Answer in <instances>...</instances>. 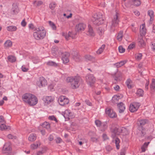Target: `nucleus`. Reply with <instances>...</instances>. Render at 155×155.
Listing matches in <instances>:
<instances>
[{
	"label": "nucleus",
	"instance_id": "f257e3e1",
	"mask_svg": "<svg viewBox=\"0 0 155 155\" xmlns=\"http://www.w3.org/2000/svg\"><path fill=\"white\" fill-rule=\"evenodd\" d=\"M81 79L80 77L76 76L74 77H68L67 78L66 81L67 82L70 83L71 87L72 88L74 89L79 87V82Z\"/></svg>",
	"mask_w": 155,
	"mask_h": 155
},
{
	"label": "nucleus",
	"instance_id": "f03ea898",
	"mask_svg": "<svg viewBox=\"0 0 155 155\" xmlns=\"http://www.w3.org/2000/svg\"><path fill=\"white\" fill-rule=\"evenodd\" d=\"M33 36L36 40L43 39L45 36L46 31L42 28H36L34 30Z\"/></svg>",
	"mask_w": 155,
	"mask_h": 155
},
{
	"label": "nucleus",
	"instance_id": "7ed1b4c3",
	"mask_svg": "<svg viewBox=\"0 0 155 155\" xmlns=\"http://www.w3.org/2000/svg\"><path fill=\"white\" fill-rule=\"evenodd\" d=\"M103 16V14L100 12L94 15L92 19L93 24L95 25H99L103 24L104 21Z\"/></svg>",
	"mask_w": 155,
	"mask_h": 155
},
{
	"label": "nucleus",
	"instance_id": "20e7f679",
	"mask_svg": "<svg viewBox=\"0 0 155 155\" xmlns=\"http://www.w3.org/2000/svg\"><path fill=\"white\" fill-rule=\"evenodd\" d=\"M86 81L90 86H92L95 83V79L92 74H89L86 77Z\"/></svg>",
	"mask_w": 155,
	"mask_h": 155
},
{
	"label": "nucleus",
	"instance_id": "39448f33",
	"mask_svg": "<svg viewBox=\"0 0 155 155\" xmlns=\"http://www.w3.org/2000/svg\"><path fill=\"white\" fill-rule=\"evenodd\" d=\"M47 84L46 80L43 77L40 78L39 80L37 82V85L40 88L45 87Z\"/></svg>",
	"mask_w": 155,
	"mask_h": 155
},
{
	"label": "nucleus",
	"instance_id": "423d86ee",
	"mask_svg": "<svg viewBox=\"0 0 155 155\" xmlns=\"http://www.w3.org/2000/svg\"><path fill=\"white\" fill-rule=\"evenodd\" d=\"M58 102L60 105L64 106L68 104L69 103V100L65 96H61L59 97Z\"/></svg>",
	"mask_w": 155,
	"mask_h": 155
},
{
	"label": "nucleus",
	"instance_id": "0eeeda50",
	"mask_svg": "<svg viewBox=\"0 0 155 155\" xmlns=\"http://www.w3.org/2000/svg\"><path fill=\"white\" fill-rule=\"evenodd\" d=\"M119 15V14L117 12H116L115 15L114 16L113 19L112 21L111 27H115L118 25L119 21L118 19Z\"/></svg>",
	"mask_w": 155,
	"mask_h": 155
},
{
	"label": "nucleus",
	"instance_id": "6e6552de",
	"mask_svg": "<svg viewBox=\"0 0 155 155\" xmlns=\"http://www.w3.org/2000/svg\"><path fill=\"white\" fill-rule=\"evenodd\" d=\"M64 116L66 119L68 120H70L74 117L73 114L68 110H67L65 111Z\"/></svg>",
	"mask_w": 155,
	"mask_h": 155
},
{
	"label": "nucleus",
	"instance_id": "1a4fd4ad",
	"mask_svg": "<svg viewBox=\"0 0 155 155\" xmlns=\"http://www.w3.org/2000/svg\"><path fill=\"white\" fill-rule=\"evenodd\" d=\"M33 95L31 94L26 93L24 94L22 97L23 101L28 104L30 98L33 96Z\"/></svg>",
	"mask_w": 155,
	"mask_h": 155
},
{
	"label": "nucleus",
	"instance_id": "9d476101",
	"mask_svg": "<svg viewBox=\"0 0 155 155\" xmlns=\"http://www.w3.org/2000/svg\"><path fill=\"white\" fill-rule=\"evenodd\" d=\"M11 144L10 143H5L2 149V152L3 153H5L8 152L11 150Z\"/></svg>",
	"mask_w": 155,
	"mask_h": 155
},
{
	"label": "nucleus",
	"instance_id": "9b49d317",
	"mask_svg": "<svg viewBox=\"0 0 155 155\" xmlns=\"http://www.w3.org/2000/svg\"><path fill=\"white\" fill-rule=\"evenodd\" d=\"M140 105L139 103L137 104L134 103L130 105L129 107V110L131 112L136 111L139 108Z\"/></svg>",
	"mask_w": 155,
	"mask_h": 155
},
{
	"label": "nucleus",
	"instance_id": "f8f14e48",
	"mask_svg": "<svg viewBox=\"0 0 155 155\" xmlns=\"http://www.w3.org/2000/svg\"><path fill=\"white\" fill-rule=\"evenodd\" d=\"M38 101V100L36 97L34 95L30 98L28 104L31 106H34L36 104Z\"/></svg>",
	"mask_w": 155,
	"mask_h": 155
},
{
	"label": "nucleus",
	"instance_id": "ddd939ff",
	"mask_svg": "<svg viewBox=\"0 0 155 155\" xmlns=\"http://www.w3.org/2000/svg\"><path fill=\"white\" fill-rule=\"evenodd\" d=\"M54 98L51 96H46L43 97V100L45 103L50 104L53 102Z\"/></svg>",
	"mask_w": 155,
	"mask_h": 155
},
{
	"label": "nucleus",
	"instance_id": "4468645a",
	"mask_svg": "<svg viewBox=\"0 0 155 155\" xmlns=\"http://www.w3.org/2000/svg\"><path fill=\"white\" fill-rule=\"evenodd\" d=\"M123 131H126V129L125 128L122 129L121 128H114L113 131V133L115 135H119L120 133H123Z\"/></svg>",
	"mask_w": 155,
	"mask_h": 155
},
{
	"label": "nucleus",
	"instance_id": "2eb2a0df",
	"mask_svg": "<svg viewBox=\"0 0 155 155\" xmlns=\"http://www.w3.org/2000/svg\"><path fill=\"white\" fill-rule=\"evenodd\" d=\"M62 54V60L63 61V63L64 64H66L69 62V53L67 52H65Z\"/></svg>",
	"mask_w": 155,
	"mask_h": 155
},
{
	"label": "nucleus",
	"instance_id": "dca6fc26",
	"mask_svg": "<svg viewBox=\"0 0 155 155\" xmlns=\"http://www.w3.org/2000/svg\"><path fill=\"white\" fill-rule=\"evenodd\" d=\"M106 113L108 114L109 116L112 118L116 117L117 114L112 109H110L106 110Z\"/></svg>",
	"mask_w": 155,
	"mask_h": 155
},
{
	"label": "nucleus",
	"instance_id": "f3484780",
	"mask_svg": "<svg viewBox=\"0 0 155 155\" xmlns=\"http://www.w3.org/2000/svg\"><path fill=\"white\" fill-rule=\"evenodd\" d=\"M52 52L53 55L56 57L60 56L62 54V52L56 48H54L52 49Z\"/></svg>",
	"mask_w": 155,
	"mask_h": 155
},
{
	"label": "nucleus",
	"instance_id": "a211bd4d",
	"mask_svg": "<svg viewBox=\"0 0 155 155\" xmlns=\"http://www.w3.org/2000/svg\"><path fill=\"white\" fill-rule=\"evenodd\" d=\"M19 11L18 6L16 3H14L12 5L11 13L12 14L18 13Z\"/></svg>",
	"mask_w": 155,
	"mask_h": 155
},
{
	"label": "nucleus",
	"instance_id": "6ab92c4d",
	"mask_svg": "<svg viewBox=\"0 0 155 155\" xmlns=\"http://www.w3.org/2000/svg\"><path fill=\"white\" fill-rule=\"evenodd\" d=\"M86 27L85 24L83 23H80L76 27V29L78 31H83Z\"/></svg>",
	"mask_w": 155,
	"mask_h": 155
},
{
	"label": "nucleus",
	"instance_id": "aec40b11",
	"mask_svg": "<svg viewBox=\"0 0 155 155\" xmlns=\"http://www.w3.org/2000/svg\"><path fill=\"white\" fill-rule=\"evenodd\" d=\"M88 35L91 36H94L95 34L91 26L90 25H88Z\"/></svg>",
	"mask_w": 155,
	"mask_h": 155
},
{
	"label": "nucleus",
	"instance_id": "412c9836",
	"mask_svg": "<svg viewBox=\"0 0 155 155\" xmlns=\"http://www.w3.org/2000/svg\"><path fill=\"white\" fill-rule=\"evenodd\" d=\"M119 109V112L120 113L123 112L125 109L124 104L122 102H120L117 104Z\"/></svg>",
	"mask_w": 155,
	"mask_h": 155
},
{
	"label": "nucleus",
	"instance_id": "4be33fe9",
	"mask_svg": "<svg viewBox=\"0 0 155 155\" xmlns=\"http://www.w3.org/2000/svg\"><path fill=\"white\" fill-rule=\"evenodd\" d=\"M122 76V73L120 72H118L114 77V80L116 82L120 81L121 80V77Z\"/></svg>",
	"mask_w": 155,
	"mask_h": 155
},
{
	"label": "nucleus",
	"instance_id": "5701e85b",
	"mask_svg": "<svg viewBox=\"0 0 155 155\" xmlns=\"http://www.w3.org/2000/svg\"><path fill=\"white\" fill-rule=\"evenodd\" d=\"M11 129L10 127L9 126H6L4 123L0 125V129L1 130H10Z\"/></svg>",
	"mask_w": 155,
	"mask_h": 155
},
{
	"label": "nucleus",
	"instance_id": "b1692460",
	"mask_svg": "<svg viewBox=\"0 0 155 155\" xmlns=\"http://www.w3.org/2000/svg\"><path fill=\"white\" fill-rule=\"evenodd\" d=\"M36 138V135L34 134H31L29 136L28 139L29 141H33L35 140Z\"/></svg>",
	"mask_w": 155,
	"mask_h": 155
},
{
	"label": "nucleus",
	"instance_id": "393cba45",
	"mask_svg": "<svg viewBox=\"0 0 155 155\" xmlns=\"http://www.w3.org/2000/svg\"><path fill=\"white\" fill-rule=\"evenodd\" d=\"M104 29L103 28L100 27L97 29V34L100 36H102L104 34Z\"/></svg>",
	"mask_w": 155,
	"mask_h": 155
},
{
	"label": "nucleus",
	"instance_id": "a878e982",
	"mask_svg": "<svg viewBox=\"0 0 155 155\" xmlns=\"http://www.w3.org/2000/svg\"><path fill=\"white\" fill-rule=\"evenodd\" d=\"M127 61L124 60L114 64V65L117 68H119L127 62Z\"/></svg>",
	"mask_w": 155,
	"mask_h": 155
},
{
	"label": "nucleus",
	"instance_id": "bb28decb",
	"mask_svg": "<svg viewBox=\"0 0 155 155\" xmlns=\"http://www.w3.org/2000/svg\"><path fill=\"white\" fill-rule=\"evenodd\" d=\"M140 33L143 35H144L146 34L145 24H143L140 26Z\"/></svg>",
	"mask_w": 155,
	"mask_h": 155
},
{
	"label": "nucleus",
	"instance_id": "cd10ccee",
	"mask_svg": "<svg viewBox=\"0 0 155 155\" xmlns=\"http://www.w3.org/2000/svg\"><path fill=\"white\" fill-rule=\"evenodd\" d=\"M5 48H8L11 47L12 45V42L10 40H7L4 44Z\"/></svg>",
	"mask_w": 155,
	"mask_h": 155
},
{
	"label": "nucleus",
	"instance_id": "c85d7f7f",
	"mask_svg": "<svg viewBox=\"0 0 155 155\" xmlns=\"http://www.w3.org/2000/svg\"><path fill=\"white\" fill-rule=\"evenodd\" d=\"M17 29L16 27L15 26H10L7 27V30L10 31H15Z\"/></svg>",
	"mask_w": 155,
	"mask_h": 155
},
{
	"label": "nucleus",
	"instance_id": "c756f323",
	"mask_svg": "<svg viewBox=\"0 0 155 155\" xmlns=\"http://www.w3.org/2000/svg\"><path fill=\"white\" fill-rule=\"evenodd\" d=\"M113 141H114L116 144V146L117 148L119 149L120 148V145L119 144L120 143V140L118 138H114V139Z\"/></svg>",
	"mask_w": 155,
	"mask_h": 155
},
{
	"label": "nucleus",
	"instance_id": "7c9ffc66",
	"mask_svg": "<svg viewBox=\"0 0 155 155\" xmlns=\"http://www.w3.org/2000/svg\"><path fill=\"white\" fill-rule=\"evenodd\" d=\"M73 58V59L76 61H79L80 60V56L78 55L77 53L74 52V55Z\"/></svg>",
	"mask_w": 155,
	"mask_h": 155
},
{
	"label": "nucleus",
	"instance_id": "2f4dec72",
	"mask_svg": "<svg viewBox=\"0 0 155 155\" xmlns=\"http://www.w3.org/2000/svg\"><path fill=\"white\" fill-rule=\"evenodd\" d=\"M148 14L150 17V21H153V20L154 12L151 10H149L148 12Z\"/></svg>",
	"mask_w": 155,
	"mask_h": 155
},
{
	"label": "nucleus",
	"instance_id": "473e14b6",
	"mask_svg": "<svg viewBox=\"0 0 155 155\" xmlns=\"http://www.w3.org/2000/svg\"><path fill=\"white\" fill-rule=\"evenodd\" d=\"M123 32L122 31H120L118 33L117 36V39L119 41H121L123 37Z\"/></svg>",
	"mask_w": 155,
	"mask_h": 155
},
{
	"label": "nucleus",
	"instance_id": "72a5a7b5",
	"mask_svg": "<svg viewBox=\"0 0 155 155\" xmlns=\"http://www.w3.org/2000/svg\"><path fill=\"white\" fill-rule=\"evenodd\" d=\"M85 58L87 60L92 61L93 62L95 61V58L90 55H86L85 56Z\"/></svg>",
	"mask_w": 155,
	"mask_h": 155
},
{
	"label": "nucleus",
	"instance_id": "f704fd0d",
	"mask_svg": "<svg viewBox=\"0 0 155 155\" xmlns=\"http://www.w3.org/2000/svg\"><path fill=\"white\" fill-rule=\"evenodd\" d=\"M42 126L44 128H46L48 130L50 129V124L47 122H45L42 124Z\"/></svg>",
	"mask_w": 155,
	"mask_h": 155
},
{
	"label": "nucleus",
	"instance_id": "c9c22d12",
	"mask_svg": "<svg viewBox=\"0 0 155 155\" xmlns=\"http://www.w3.org/2000/svg\"><path fill=\"white\" fill-rule=\"evenodd\" d=\"M105 45H103L100 47L99 49L97 51V53L98 54H101L103 51L104 49Z\"/></svg>",
	"mask_w": 155,
	"mask_h": 155
},
{
	"label": "nucleus",
	"instance_id": "e433bc0d",
	"mask_svg": "<svg viewBox=\"0 0 155 155\" xmlns=\"http://www.w3.org/2000/svg\"><path fill=\"white\" fill-rule=\"evenodd\" d=\"M132 83V81L130 79H128L126 82V84L128 88L130 89L132 88V86L131 84Z\"/></svg>",
	"mask_w": 155,
	"mask_h": 155
},
{
	"label": "nucleus",
	"instance_id": "4c0bfd02",
	"mask_svg": "<svg viewBox=\"0 0 155 155\" xmlns=\"http://www.w3.org/2000/svg\"><path fill=\"white\" fill-rule=\"evenodd\" d=\"M47 64L48 66H54V67H57L58 66V64L52 61H50L47 62Z\"/></svg>",
	"mask_w": 155,
	"mask_h": 155
},
{
	"label": "nucleus",
	"instance_id": "58836bf2",
	"mask_svg": "<svg viewBox=\"0 0 155 155\" xmlns=\"http://www.w3.org/2000/svg\"><path fill=\"white\" fill-rule=\"evenodd\" d=\"M7 137L8 139H11L13 140L17 139V137L16 136L11 134H8L7 136Z\"/></svg>",
	"mask_w": 155,
	"mask_h": 155
},
{
	"label": "nucleus",
	"instance_id": "ea45409f",
	"mask_svg": "<svg viewBox=\"0 0 155 155\" xmlns=\"http://www.w3.org/2000/svg\"><path fill=\"white\" fill-rule=\"evenodd\" d=\"M40 145V143L38 142L36 144H33L31 145V147L32 149H37L39 146Z\"/></svg>",
	"mask_w": 155,
	"mask_h": 155
},
{
	"label": "nucleus",
	"instance_id": "a19ab883",
	"mask_svg": "<svg viewBox=\"0 0 155 155\" xmlns=\"http://www.w3.org/2000/svg\"><path fill=\"white\" fill-rule=\"evenodd\" d=\"M16 58L12 56H9L8 57V61L11 62H13L15 61Z\"/></svg>",
	"mask_w": 155,
	"mask_h": 155
},
{
	"label": "nucleus",
	"instance_id": "79ce46f5",
	"mask_svg": "<svg viewBox=\"0 0 155 155\" xmlns=\"http://www.w3.org/2000/svg\"><path fill=\"white\" fill-rule=\"evenodd\" d=\"M139 40V45L140 46L143 47L145 45V43L142 39H140Z\"/></svg>",
	"mask_w": 155,
	"mask_h": 155
},
{
	"label": "nucleus",
	"instance_id": "37998d69",
	"mask_svg": "<svg viewBox=\"0 0 155 155\" xmlns=\"http://www.w3.org/2000/svg\"><path fill=\"white\" fill-rule=\"evenodd\" d=\"M133 4L136 6H138L141 4L140 1L139 0H134L132 1Z\"/></svg>",
	"mask_w": 155,
	"mask_h": 155
},
{
	"label": "nucleus",
	"instance_id": "c03bdc74",
	"mask_svg": "<svg viewBox=\"0 0 155 155\" xmlns=\"http://www.w3.org/2000/svg\"><path fill=\"white\" fill-rule=\"evenodd\" d=\"M141 126H143L148 123V120L146 119H141L139 121Z\"/></svg>",
	"mask_w": 155,
	"mask_h": 155
},
{
	"label": "nucleus",
	"instance_id": "a18cd8bd",
	"mask_svg": "<svg viewBox=\"0 0 155 155\" xmlns=\"http://www.w3.org/2000/svg\"><path fill=\"white\" fill-rule=\"evenodd\" d=\"M63 35L64 36L66 39L68 40L69 39V38L70 37H71V33L70 32H69L68 34L64 33Z\"/></svg>",
	"mask_w": 155,
	"mask_h": 155
},
{
	"label": "nucleus",
	"instance_id": "49530a36",
	"mask_svg": "<svg viewBox=\"0 0 155 155\" xmlns=\"http://www.w3.org/2000/svg\"><path fill=\"white\" fill-rule=\"evenodd\" d=\"M150 88L151 90H155V79H153L152 82L150 86Z\"/></svg>",
	"mask_w": 155,
	"mask_h": 155
},
{
	"label": "nucleus",
	"instance_id": "de8ad7c7",
	"mask_svg": "<svg viewBox=\"0 0 155 155\" xmlns=\"http://www.w3.org/2000/svg\"><path fill=\"white\" fill-rule=\"evenodd\" d=\"M142 56V55L141 53H137L135 55L136 59L138 61H139L141 59Z\"/></svg>",
	"mask_w": 155,
	"mask_h": 155
},
{
	"label": "nucleus",
	"instance_id": "09e8293b",
	"mask_svg": "<svg viewBox=\"0 0 155 155\" xmlns=\"http://www.w3.org/2000/svg\"><path fill=\"white\" fill-rule=\"evenodd\" d=\"M143 91L141 89H139L137 92V94L139 96H142L143 94Z\"/></svg>",
	"mask_w": 155,
	"mask_h": 155
},
{
	"label": "nucleus",
	"instance_id": "8fccbe9b",
	"mask_svg": "<svg viewBox=\"0 0 155 155\" xmlns=\"http://www.w3.org/2000/svg\"><path fill=\"white\" fill-rule=\"evenodd\" d=\"M48 23L50 26L53 29L55 30L56 29V27L55 24L52 22L51 21H48Z\"/></svg>",
	"mask_w": 155,
	"mask_h": 155
},
{
	"label": "nucleus",
	"instance_id": "3c124183",
	"mask_svg": "<svg viewBox=\"0 0 155 155\" xmlns=\"http://www.w3.org/2000/svg\"><path fill=\"white\" fill-rule=\"evenodd\" d=\"M46 151V148H44L42 151H38L37 153V155H41L44 153H45Z\"/></svg>",
	"mask_w": 155,
	"mask_h": 155
},
{
	"label": "nucleus",
	"instance_id": "603ef678",
	"mask_svg": "<svg viewBox=\"0 0 155 155\" xmlns=\"http://www.w3.org/2000/svg\"><path fill=\"white\" fill-rule=\"evenodd\" d=\"M43 3V2L41 1H38L37 2L35 1L33 2V4L36 6H39L42 5Z\"/></svg>",
	"mask_w": 155,
	"mask_h": 155
},
{
	"label": "nucleus",
	"instance_id": "864d4df0",
	"mask_svg": "<svg viewBox=\"0 0 155 155\" xmlns=\"http://www.w3.org/2000/svg\"><path fill=\"white\" fill-rule=\"evenodd\" d=\"M56 4L54 3H52L50 4L49 5V8L51 10H53L55 8Z\"/></svg>",
	"mask_w": 155,
	"mask_h": 155
},
{
	"label": "nucleus",
	"instance_id": "5fc2aeb1",
	"mask_svg": "<svg viewBox=\"0 0 155 155\" xmlns=\"http://www.w3.org/2000/svg\"><path fill=\"white\" fill-rule=\"evenodd\" d=\"M118 50L120 53H122L125 52V49L122 46H120L118 47Z\"/></svg>",
	"mask_w": 155,
	"mask_h": 155
},
{
	"label": "nucleus",
	"instance_id": "6e6d98bb",
	"mask_svg": "<svg viewBox=\"0 0 155 155\" xmlns=\"http://www.w3.org/2000/svg\"><path fill=\"white\" fill-rule=\"evenodd\" d=\"M96 125L97 127H100L101 124V122L99 120H97L95 122Z\"/></svg>",
	"mask_w": 155,
	"mask_h": 155
},
{
	"label": "nucleus",
	"instance_id": "4d7b16f0",
	"mask_svg": "<svg viewBox=\"0 0 155 155\" xmlns=\"http://www.w3.org/2000/svg\"><path fill=\"white\" fill-rule=\"evenodd\" d=\"M107 126L105 124H103V126L101 127V130L102 131H104L107 128Z\"/></svg>",
	"mask_w": 155,
	"mask_h": 155
},
{
	"label": "nucleus",
	"instance_id": "13d9d810",
	"mask_svg": "<svg viewBox=\"0 0 155 155\" xmlns=\"http://www.w3.org/2000/svg\"><path fill=\"white\" fill-rule=\"evenodd\" d=\"M48 119L51 120H53L57 122V120L55 117L54 116H50L48 117Z\"/></svg>",
	"mask_w": 155,
	"mask_h": 155
},
{
	"label": "nucleus",
	"instance_id": "bf43d9fd",
	"mask_svg": "<svg viewBox=\"0 0 155 155\" xmlns=\"http://www.w3.org/2000/svg\"><path fill=\"white\" fill-rule=\"evenodd\" d=\"M0 122L2 124L5 123L4 117L2 116H0Z\"/></svg>",
	"mask_w": 155,
	"mask_h": 155
},
{
	"label": "nucleus",
	"instance_id": "052dcab7",
	"mask_svg": "<svg viewBox=\"0 0 155 155\" xmlns=\"http://www.w3.org/2000/svg\"><path fill=\"white\" fill-rule=\"evenodd\" d=\"M21 70L24 72H26L28 71V69L26 68L25 66H22L21 67Z\"/></svg>",
	"mask_w": 155,
	"mask_h": 155
},
{
	"label": "nucleus",
	"instance_id": "680f3d73",
	"mask_svg": "<svg viewBox=\"0 0 155 155\" xmlns=\"http://www.w3.org/2000/svg\"><path fill=\"white\" fill-rule=\"evenodd\" d=\"M55 140L57 143H60L62 141V139L59 137H57Z\"/></svg>",
	"mask_w": 155,
	"mask_h": 155
},
{
	"label": "nucleus",
	"instance_id": "e2e57ef3",
	"mask_svg": "<svg viewBox=\"0 0 155 155\" xmlns=\"http://www.w3.org/2000/svg\"><path fill=\"white\" fill-rule=\"evenodd\" d=\"M27 23L25 21V19H24L22 20L21 23V25L23 27H25Z\"/></svg>",
	"mask_w": 155,
	"mask_h": 155
},
{
	"label": "nucleus",
	"instance_id": "0e129e2a",
	"mask_svg": "<svg viewBox=\"0 0 155 155\" xmlns=\"http://www.w3.org/2000/svg\"><path fill=\"white\" fill-rule=\"evenodd\" d=\"M152 44V47L151 48L153 51L155 52V43L153 42H152L151 43Z\"/></svg>",
	"mask_w": 155,
	"mask_h": 155
},
{
	"label": "nucleus",
	"instance_id": "69168bd1",
	"mask_svg": "<svg viewBox=\"0 0 155 155\" xmlns=\"http://www.w3.org/2000/svg\"><path fill=\"white\" fill-rule=\"evenodd\" d=\"M135 46V45L134 44H132L130 45L128 47V48L129 49H131L134 48Z\"/></svg>",
	"mask_w": 155,
	"mask_h": 155
},
{
	"label": "nucleus",
	"instance_id": "338daca9",
	"mask_svg": "<svg viewBox=\"0 0 155 155\" xmlns=\"http://www.w3.org/2000/svg\"><path fill=\"white\" fill-rule=\"evenodd\" d=\"M91 140L93 142H97L98 141L97 139L94 137H92L91 138Z\"/></svg>",
	"mask_w": 155,
	"mask_h": 155
},
{
	"label": "nucleus",
	"instance_id": "774afa93",
	"mask_svg": "<svg viewBox=\"0 0 155 155\" xmlns=\"http://www.w3.org/2000/svg\"><path fill=\"white\" fill-rule=\"evenodd\" d=\"M29 27L30 29H34V30L35 29V28H34V26L32 24H30L29 25Z\"/></svg>",
	"mask_w": 155,
	"mask_h": 155
}]
</instances>
